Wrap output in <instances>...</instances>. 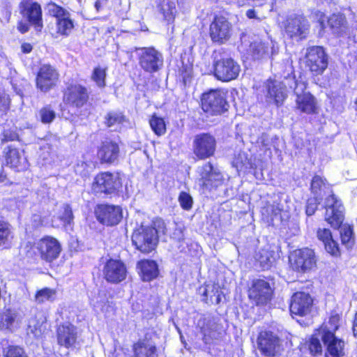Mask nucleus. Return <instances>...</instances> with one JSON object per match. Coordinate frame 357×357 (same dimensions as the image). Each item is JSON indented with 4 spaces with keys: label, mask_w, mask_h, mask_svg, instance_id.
Wrapping results in <instances>:
<instances>
[{
    "label": "nucleus",
    "mask_w": 357,
    "mask_h": 357,
    "mask_svg": "<svg viewBox=\"0 0 357 357\" xmlns=\"http://www.w3.org/2000/svg\"><path fill=\"white\" fill-rule=\"evenodd\" d=\"M165 222L162 220L153 222V227L142 225L132 236L136 248L142 252L149 253L153 250L158 243V233L165 232Z\"/></svg>",
    "instance_id": "f257e3e1"
},
{
    "label": "nucleus",
    "mask_w": 357,
    "mask_h": 357,
    "mask_svg": "<svg viewBox=\"0 0 357 357\" xmlns=\"http://www.w3.org/2000/svg\"><path fill=\"white\" fill-rule=\"evenodd\" d=\"M25 249L28 257H32L37 250L41 259L47 263H52L56 260L59 257L62 250L59 241L50 236L39 239L33 245L27 244Z\"/></svg>",
    "instance_id": "f03ea898"
},
{
    "label": "nucleus",
    "mask_w": 357,
    "mask_h": 357,
    "mask_svg": "<svg viewBox=\"0 0 357 357\" xmlns=\"http://www.w3.org/2000/svg\"><path fill=\"white\" fill-rule=\"evenodd\" d=\"M121 185L119 174L105 172L96 176L91 185V190L96 195H112L116 192Z\"/></svg>",
    "instance_id": "7ed1b4c3"
},
{
    "label": "nucleus",
    "mask_w": 357,
    "mask_h": 357,
    "mask_svg": "<svg viewBox=\"0 0 357 357\" xmlns=\"http://www.w3.org/2000/svg\"><path fill=\"white\" fill-rule=\"evenodd\" d=\"M306 88L307 84L305 82L294 81L296 108L301 112L307 114H317L318 112L317 99L310 92L305 91Z\"/></svg>",
    "instance_id": "20e7f679"
},
{
    "label": "nucleus",
    "mask_w": 357,
    "mask_h": 357,
    "mask_svg": "<svg viewBox=\"0 0 357 357\" xmlns=\"http://www.w3.org/2000/svg\"><path fill=\"white\" fill-rule=\"evenodd\" d=\"M227 106L225 94L219 89L210 90L202 95V107L206 113L221 114L227 109Z\"/></svg>",
    "instance_id": "39448f33"
},
{
    "label": "nucleus",
    "mask_w": 357,
    "mask_h": 357,
    "mask_svg": "<svg viewBox=\"0 0 357 357\" xmlns=\"http://www.w3.org/2000/svg\"><path fill=\"white\" fill-rule=\"evenodd\" d=\"M197 174L200 186L206 190L218 188L222 185L224 180L220 170L214 167L211 162H206L198 167Z\"/></svg>",
    "instance_id": "423d86ee"
},
{
    "label": "nucleus",
    "mask_w": 357,
    "mask_h": 357,
    "mask_svg": "<svg viewBox=\"0 0 357 357\" xmlns=\"http://www.w3.org/2000/svg\"><path fill=\"white\" fill-rule=\"evenodd\" d=\"M141 68L147 73H155L163 65L162 54L153 47L136 48Z\"/></svg>",
    "instance_id": "0eeeda50"
},
{
    "label": "nucleus",
    "mask_w": 357,
    "mask_h": 357,
    "mask_svg": "<svg viewBox=\"0 0 357 357\" xmlns=\"http://www.w3.org/2000/svg\"><path fill=\"white\" fill-rule=\"evenodd\" d=\"M289 259L291 268L298 273H306L316 265L314 252L309 248L294 251L291 253Z\"/></svg>",
    "instance_id": "6e6552de"
},
{
    "label": "nucleus",
    "mask_w": 357,
    "mask_h": 357,
    "mask_svg": "<svg viewBox=\"0 0 357 357\" xmlns=\"http://www.w3.org/2000/svg\"><path fill=\"white\" fill-rule=\"evenodd\" d=\"M325 220L333 228H340L344 218V208L342 202L333 194L325 200Z\"/></svg>",
    "instance_id": "1a4fd4ad"
},
{
    "label": "nucleus",
    "mask_w": 357,
    "mask_h": 357,
    "mask_svg": "<svg viewBox=\"0 0 357 357\" xmlns=\"http://www.w3.org/2000/svg\"><path fill=\"white\" fill-rule=\"evenodd\" d=\"M21 15L33 26L36 31L43 27V13L40 5L33 0H22L19 5Z\"/></svg>",
    "instance_id": "9d476101"
},
{
    "label": "nucleus",
    "mask_w": 357,
    "mask_h": 357,
    "mask_svg": "<svg viewBox=\"0 0 357 357\" xmlns=\"http://www.w3.org/2000/svg\"><path fill=\"white\" fill-rule=\"evenodd\" d=\"M215 77L222 82H229L238 76L241 67L231 58H223L213 64Z\"/></svg>",
    "instance_id": "9b49d317"
},
{
    "label": "nucleus",
    "mask_w": 357,
    "mask_h": 357,
    "mask_svg": "<svg viewBox=\"0 0 357 357\" xmlns=\"http://www.w3.org/2000/svg\"><path fill=\"white\" fill-rule=\"evenodd\" d=\"M305 66L315 75L321 74L327 68L328 59L323 47L313 46L307 50Z\"/></svg>",
    "instance_id": "f8f14e48"
},
{
    "label": "nucleus",
    "mask_w": 357,
    "mask_h": 357,
    "mask_svg": "<svg viewBox=\"0 0 357 357\" xmlns=\"http://www.w3.org/2000/svg\"><path fill=\"white\" fill-rule=\"evenodd\" d=\"M57 344L68 349H75L79 345L77 328L72 324L64 323L56 329Z\"/></svg>",
    "instance_id": "ddd939ff"
},
{
    "label": "nucleus",
    "mask_w": 357,
    "mask_h": 357,
    "mask_svg": "<svg viewBox=\"0 0 357 357\" xmlns=\"http://www.w3.org/2000/svg\"><path fill=\"white\" fill-rule=\"evenodd\" d=\"M102 271L105 280L112 284H117L123 281L127 275L126 266L119 259H109L107 260Z\"/></svg>",
    "instance_id": "4468645a"
},
{
    "label": "nucleus",
    "mask_w": 357,
    "mask_h": 357,
    "mask_svg": "<svg viewBox=\"0 0 357 357\" xmlns=\"http://www.w3.org/2000/svg\"><path fill=\"white\" fill-rule=\"evenodd\" d=\"M95 215L100 223L107 226L119 224L123 218L121 208L109 204L98 205L95 209Z\"/></svg>",
    "instance_id": "2eb2a0df"
},
{
    "label": "nucleus",
    "mask_w": 357,
    "mask_h": 357,
    "mask_svg": "<svg viewBox=\"0 0 357 357\" xmlns=\"http://www.w3.org/2000/svg\"><path fill=\"white\" fill-rule=\"evenodd\" d=\"M232 26L224 17H215L211 22L209 34L211 40L220 44L226 43L231 37Z\"/></svg>",
    "instance_id": "dca6fc26"
},
{
    "label": "nucleus",
    "mask_w": 357,
    "mask_h": 357,
    "mask_svg": "<svg viewBox=\"0 0 357 357\" xmlns=\"http://www.w3.org/2000/svg\"><path fill=\"white\" fill-rule=\"evenodd\" d=\"M215 148V139L209 134L197 135L194 139V153L199 159L204 160L213 155Z\"/></svg>",
    "instance_id": "f3484780"
},
{
    "label": "nucleus",
    "mask_w": 357,
    "mask_h": 357,
    "mask_svg": "<svg viewBox=\"0 0 357 357\" xmlns=\"http://www.w3.org/2000/svg\"><path fill=\"white\" fill-rule=\"evenodd\" d=\"M59 73L50 65H43L36 76V87L40 91L46 93L53 89L59 81Z\"/></svg>",
    "instance_id": "a211bd4d"
},
{
    "label": "nucleus",
    "mask_w": 357,
    "mask_h": 357,
    "mask_svg": "<svg viewBox=\"0 0 357 357\" xmlns=\"http://www.w3.org/2000/svg\"><path fill=\"white\" fill-rule=\"evenodd\" d=\"M250 51L254 59L273 57L278 52V46L275 41L266 38L252 43Z\"/></svg>",
    "instance_id": "6ab92c4d"
},
{
    "label": "nucleus",
    "mask_w": 357,
    "mask_h": 357,
    "mask_svg": "<svg viewBox=\"0 0 357 357\" xmlns=\"http://www.w3.org/2000/svg\"><path fill=\"white\" fill-rule=\"evenodd\" d=\"M284 29L289 37L303 38L307 34L309 24L303 15L293 14L287 17L284 24Z\"/></svg>",
    "instance_id": "aec40b11"
},
{
    "label": "nucleus",
    "mask_w": 357,
    "mask_h": 357,
    "mask_svg": "<svg viewBox=\"0 0 357 357\" xmlns=\"http://www.w3.org/2000/svg\"><path fill=\"white\" fill-rule=\"evenodd\" d=\"M23 316L15 309H4L0 312V330L13 333L18 329L22 322Z\"/></svg>",
    "instance_id": "412c9836"
},
{
    "label": "nucleus",
    "mask_w": 357,
    "mask_h": 357,
    "mask_svg": "<svg viewBox=\"0 0 357 357\" xmlns=\"http://www.w3.org/2000/svg\"><path fill=\"white\" fill-rule=\"evenodd\" d=\"M272 296V289L269 283L264 280H256L249 291V297L257 305H264L268 303Z\"/></svg>",
    "instance_id": "4be33fe9"
},
{
    "label": "nucleus",
    "mask_w": 357,
    "mask_h": 357,
    "mask_svg": "<svg viewBox=\"0 0 357 357\" xmlns=\"http://www.w3.org/2000/svg\"><path fill=\"white\" fill-rule=\"evenodd\" d=\"M311 296L304 292H296L291 297L290 312L292 315L305 316L311 311L312 306Z\"/></svg>",
    "instance_id": "5701e85b"
},
{
    "label": "nucleus",
    "mask_w": 357,
    "mask_h": 357,
    "mask_svg": "<svg viewBox=\"0 0 357 357\" xmlns=\"http://www.w3.org/2000/svg\"><path fill=\"white\" fill-rule=\"evenodd\" d=\"M322 342L326 348V357H342L345 354V342L336 337L335 334L326 333L321 335Z\"/></svg>",
    "instance_id": "b1692460"
},
{
    "label": "nucleus",
    "mask_w": 357,
    "mask_h": 357,
    "mask_svg": "<svg viewBox=\"0 0 357 357\" xmlns=\"http://www.w3.org/2000/svg\"><path fill=\"white\" fill-rule=\"evenodd\" d=\"M259 349L266 357H273L277 354L278 339L273 333L262 331L258 337Z\"/></svg>",
    "instance_id": "393cba45"
},
{
    "label": "nucleus",
    "mask_w": 357,
    "mask_h": 357,
    "mask_svg": "<svg viewBox=\"0 0 357 357\" xmlns=\"http://www.w3.org/2000/svg\"><path fill=\"white\" fill-rule=\"evenodd\" d=\"M267 91V101L280 105L286 99V84L277 81L269 79L266 84Z\"/></svg>",
    "instance_id": "a878e982"
},
{
    "label": "nucleus",
    "mask_w": 357,
    "mask_h": 357,
    "mask_svg": "<svg viewBox=\"0 0 357 357\" xmlns=\"http://www.w3.org/2000/svg\"><path fill=\"white\" fill-rule=\"evenodd\" d=\"M63 99L66 103L80 107L87 101L86 89L79 84L70 85L65 92Z\"/></svg>",
    "instance_id": "bb28decb"
},
{
    "label": "nucleus",
    "mask_w": 357,
    "mask_h": 357,
    "mask_svg": "<svg viewBox=\"0 0 357 357\" xmlns=\"http://www.w3.org/2000/svg\"><path fill=\"white\" fill-rule=\"evenodd\" d=\"M317 15L322 29L326 27V22L335 33L342 34L346 30V19L343 15L333 14L328 18L323 13H319Z\"/></svg>",
    "instance_id": "cd10ccee"
},
{
    "label": "nucleus",
    "mask_w": 357,
    "mask_h": 357,
    "mask_svg": "<svg viewBox=\"0 0 357 357\" xmlns=\"http://www.w3.org/2000/svg\"><path fill=\"white\" fill-rule=\"evenodd\" d=\"M6 160L11 168L17 172L26 170L29 167L24 151L11 146H8L6 152Z\"/></svg>",
    "instance_id": "c85d7f7f"
},
{
    "label": "nucleus",
    "mask_w": 357,
    "mask_h": 357,
    "mask_svg": "<svg viewBox=\"0 0 357 357\" xmlns=\"http://www.w3.org/2000/svg\"><path fill=\"white\" fill-rule=\"evenodd\" d=\"M119 155V144L110 140L103 142L98 151V156L101 162L112 163L118 159Z\"/></svg>",
    "instance_id": "c756f323"
},
{
    "label": "nucleus",
    "mask_w": 357,
    "mask_h": 357,
    "mask_svg": "<svg viewBox=\"0 0 357 357\" xmlns=\"http://www.w3.org/2000/svg\"><path fill=\"white\" fill-rule=\"evenodd\" d=\"M46 317L43 312H38L28 322L27 334L38 338L46 330Z\"/></svg>",
    "instance_id": "7c9ffc66"
},
{
    "label": "nucleus",
    "mask_w": 357,
    "mask_h": 357,
    "mask_svg": "<svg viewBox=\"0 0 357 357\" xmlns=\"http://www.w3.org/2000/svg\"><path fill=\"white\" fill-rule=\"evenodd\" d=\"M138 273L143 281L149 282L158 275V267L155 261L142 260L137 264Z\"/></svg>",
    "instance_id": "2f4dec72"
},
{
    "label": "nucleus",
    "mask_w": 357,
    "mask_h": 357,
    "mask_svg": "<svg viewBox=\"0 0 357 357\" xmlns=\"http://www.w3.org/2000/svg\"><path fill=\"white\" fill-rule=\"evenodd\" d=\"M199 292L206 303L219 304L221 301L222 292L220 286L217 284L206 283L204 286L199 287Z\"/></svg>",
    "instance_id": "473e14b6"
},
{
    "label": "nucleus",
    "mask_w": 357,
    "mask_h": 357,
    "mask_svg": "<svg viewBox=\"0 0 357 357\" xmlns=\"http://www.w3.org/2000/svg\"><path fill=\"white\" fill-rule=\"evenodd\" d=\"M318 239L323 243L326 250L333 256L340 255V249L337 243L333 238L329 229L319 228L317 231Z\"/></svg>",
    "instance_id": "72a5a7b5"
},
{
    "label": "nucleus",
    "mask_w": 357,
    "mask_h": 357,
    "mask_svg": "<svg viewBox=\"0 0 357 357\" xmlns=\"http://www.w3.org/2000/svg\"><path fill=\"white\" fill-rule=\"evenodd\" d=\"M135 357H158L154 344L147 341H139L133 346Z\"/></svg>",
    "instance_id": "f704fd0d"
},
{
    "label": "nucleus",
    "mask_w": 357,
    "mask_h": 357,
    "mask_svg": "<svg viewBox=\"0 0 357 357\" xmlns=\"http://www.w3.org/2000/svg\"><path fill=\"white\" fill-rule=\"evenodd\" d=\"M91 305L97 312L106 313L110 307L105 291H98L91 298Z\"/></svg>",
    "instance_id": "c9c22d12"
},
{
    "label": "nucleus",
    "mask_w": 357,
    "mask_h": 357,
    "mask_svg": "<svg viewBox=\"0 0 357 357\" xmlns=\"http://www.w3.org/2000/svg\"><path fill=\"white\" fill-rule=\"evenodd\" d=\"M160 12L162 13L164 20L167 22V23H172L176 13L174 2L171 0H162L160 4Z\"/></svg>",
    "instance_id": "e433bc0d"
},
{
    "label": "nucleus",
    "mask_w": 357,
    "mask_h": 357,
    "mask_svg": "<svg viewBox=\"0 0 357 357\" xmlns=\"http://www.w3.org/2000/svg\"><path fill=\"white\" fill-rule=\"evenodd\" d=\"M13 238L10 225L6 222L0 221V247H8Z\"/></svg>",
    "instance_id": "4c0bfd02"
},
{
    "label": "nucleus",
    "mask_w": 357,
    "mask_h": 357,
    "mask_svg": "<svg viewBox=\"0 0 357 357\" xmlns=\"http://www.w3.org/2000/svg\"><path fill=\"white\" fill-rule=\"evenodd\" d=\"M340 227V237L342 245L347 248H350L354 243V234L353 228L348 224H344Z\"/></svg>",
    "instance_id": "58836bf2"
},
{
    "label": "nucleus",
    "mask_w": 357,
    "mask_h": 357,
    "mask_svg": "<svg viewBox=\"0 0 357 357\" xmlns=\"http://www.w3.org/2000/svg\"><path fill=\"white\" fill-rule=\"evenodd\" d=\"M255 259L263 270L268 269L274 261L273 252L264 249L256 254Z\"/></svg>",
    "instance_id": "ea45409f"
},
{
    "label": "nucleus",
    "mask_w": 357,
    "mask_h": 357,
    "mask_svg": "<svg viewBox=\"0 0 357 357\" xmlns=\"http://www.w3.org/2000/svg\"><path fill=\"white\" fill-rule=\"evenodd\" d=\"M56 291L54 289L45 287L38 290L35 295V301L38 303L52 302L56 299Z\"/></svg>",
    "instance_id": "a19ab883"
},
{
    "label": "nucleus",
    "mask_w": 357,
    "mask_h": 357,
    "mask_svg": "<svg viewBox=\"0 0 357 357\" xmlns=\"http://www.w3.org/2000/svg\"><path fill=\"white\" fill-rule=\"evenodd\" d=\"M57 32L63 36H68L72 31L74 24L69 13L56 20Z\"/></svg>",
    "instance_id": "79ce46f5"
},
{
    "label": "nucleus",
    "mask_w": 357,
    "mask_h": 357,
    "mask_svg": "<svg viewBox=\"0 0 357 357\" xmlns=\"http://www.w3.org/2000/svg\"><path fill=\"white\" fill-rule=\"evenodd\" d=\"M340 320V317L338 314L331 315L329 320L320 328L319 335H325L327 333L335 334V332L338 329Z\"/></svg>",
    "instance_id": "37998d69"
},
{
    "label": "nucleus",
    "mask_w": 357,
    "mask_h": 357,
    "mask_svg": "<svg viewBox=\"0 0 357 357\" xmlns=\"http://www.w3.org/2000/svg\"><path fill=\"white\" fill-rule=\"evenodd\" d=\"M329 185L327 184L324 179L319 176H314L311 183L312 192L315 197H319L322 192H326L329 190Z\"/></svg>",
    "instance_id": "c03bdc74"
},
{
    "label": "nucleus",
    "mask_w": 357,
    "mask_h": 357,
    "mask_svg": "<svg viewBox=\"0 0 357 357\" xmlns=\"http://www.w3.org/2000/svg\"><path fill=\"white\" fill-rule=\"evenodd\" d=\"M149 124L152 130L158 136L163 135L166 132V124L162 118L153 114L149 120Z\"/></svg>",
    "instance_id": "a18cd8bd"
},
{
    "label": "nucleus",
    "mask_w": 357,
    "mask_h": 357,
    "mask_svg": "<svg viewBox=\"0 0 357 357\" xmlns=\"http://www.w3.org/2000/svg\"><path fill=\"white\" fill-rule=\"evenodd\" d=\"M198 326L200 328L204 337H213V331L216 329L217 326L215 323L210 318H204L198 321Z\"/></svg>",
    "instance_id": "49530a36"
},
{
    "label": "nucleus",
    "mask_w": 357,
    "mask_h": 357,
    "mask_svg": "<svg viewBox=\"0 0 357 357\" xmlns=\"http://www.w3.org/2000/svg\"><path fill=\"white\" fill-rule=\"evenodd\" d=\"M125 120L121 113L109 112L105 117V123L108 127H112L122 123Z\"/></svg>",
    "instance_id": "de8ad7c7"
},
{
    "label": "nucleus",
    "mask_w": 357,
    "mask_h": 357,
    "mask_svg": "<svg viewBox=\"0 0 357 357\" xmlns=\"http://www.w3.org/2000/svg\"><path fill=\"white\" fill-rule=\"evenodd\" d=\"M178 200L183 209L189 211L192 208L193 199L189 193L186 192H181L179 194Z\"/></svg>",
    "instance_id": "09e8293b"
},
{
    "label": "nucleus",
    "mask_w": 357,
    "mask_h": 357,
    "mask_svg": "<svg viewBox=\"0 0 357 357\" xmlns=\"http://www.w3.org/2000/svg\"><path fill=\"white\" fill-rule=\"evenodd\" d=\"M105 76H106L105 68L97 67L93 70V73L92 75V79L97 84V85L98 86L102 87L105 85Z\"/></svg>",
    "instance_id": "8fccbe9b"
},
{
    "label": "nucleus",
    "mask_w": 357,
    "mask_h": 357,
    "mask_svg": "<svg viewBox=\"0 0 357 357\" xmlns=\"http://www.w3.org/2000/svg\"><path fill=\"white\" fill-rule=\"evenodd\" d=\"M61 225L64 227L70 225L73 220V215L71 208L68 205H64L63 207V214L59 217Z\"/></svg>",
    "instance_id": "3c124183"
},
{
    "label": "nucleus",
    "mask_w": 357,
    "mask_h": 357,
    "mask_svg": "<svg viewBox=\"0 0 357 357\" xmlns=\"http://www.w3.org/2000/svg\"><path fill=\"white\" fill-rule=\"evenodd\" d=\"M40 116L43 123H49L54 119L55 112L50 107H45L40 110Z\"/></svg>",
    "instance_id": "603ef678"
},
{
    "label": "nucleus",
    "mask_w": 357,
    "mask_h": 357,
    "mask_svg": "<svg viewBox=\"0 0 357 357\" xmlns=\"http://www.w3.org/2000/svg\"><path fill=\"white\" fill-rule=\"evenodd\" d=\"M48 10L50 13L56 18V20L63 16H66L68 13L63 8L57 6L54 3L48 4Z\"/></svg>",
    "instance_id": "864d4df0"
},
{
    "label": "nucleus",
    "mask_w": 357,
    "mask_h": 357,
    "mask_svg": "<svg viewBox=\"0 0 357 357\" xmlns=\"http://www.w3.org/2000/svg\"><path fill=\"white\" fill-rule=\"evenodd\" d=\"M5 357H27L24 349L17 346H10L8 347Z\"/></svg>",
    "instance_id": "5fc2aeb1"
},
{
    "label": "nucleus",
    "mask_w": 357,
    "mask_h": 357,
    "mask_svg": "<svg viewBox=\"0 0 357 357\" xmlns=\"http://www.w3.org/2000/svg\"><path fill=\"white\" fill-rule=\"evenodd\" d=\"M308 349L312 354H320L322 351V347L319 340L312 336L308 342Z\"/></svg>",
    "instance_id": "6e6d98bb"
},
{
    "label": "nucleus",
    "mask_w": 357,
    "mask_h": 357,
    "mask_svg": "<svg viewBox=\"0 0 357 357\" xmlns=\"http://www.w3.org/2000/svg\"><path fill=\"white\" fill-rule=\"evenodd\" d=\"M280 208L278 206L267 204L262 208V215L266 216L267 218H272L273 216L279 214Z\"/></svg>",
    "instance_id": "4d7b16f0"
},
{
    "label": "nucleus",
    "mask_w": 357,
    "mask_h": 357,
    "mask_svg": "<svg viewBox=\"0 0 357 357\" xmlns=\"http://www.w3.org/2000/svg\"><path fill=\"white\" fill-rule=\"evenodd\" d=\"M320 199V197H314L313 198H310L307 200L306 206V214L307 215H312L314 213L317 208V206L319 204Z\"/></svg>",
    "instance_id": "13d9d810"
},
{
    "label": "nucleus",
    "mask_w": 357,
    "mask_h": 357,
    "mask_svg": "<svg viewBox=\"0 0 357 357\" xmlns=\"http://www.w3.org/2000/svg\"><path fill=\"white\" fill-rule=\"evenodd\" d=\"M40 155L45 160H48L50 158H52L54 155V151L52 146L47 143L43 145Z\"/></svg>",
    "instance_id": "bf43d9fd"
},
{
    "label": "nucleus",
    "mask_w": 357,
    "mask_h": 357,
    "mask_svg": "<svg viewBox=\"0 0 357 357\" xmlns=\"http://www.w3.org/2000/svg\"><path fill=\"white\" fill-rule=\"evenodd\" d=\"M9 101L7 97L5 96H0V116L3 115L6 112L8 109Z\"/></svg>",
    "instance_id": "052dcab7"
},
{
    "label": "nucleus",
    "mask_w": 357,
    "mask_h": 357,
    "mask_svg": "<svg viewBox=\"0 0 357 357\" xmlns=\"http://www.w3.org/2000/svg\"><path fill=\"white\" fill-rule=\"evenodd\" d=\"M17 28L20 33H24L29 30V25L27 22L21 20L18 22Z\"/></svg>",
    "instance_id": "680f3d73"
},
{
    "label": "nucleus",
    "mask_w": 357,
    "mask_h": 357,
    "mask_svg": "<svg viewBox=\"0 0 357 357\" xmlns=\"http://www.w3.org/2000/svg\"><path fill=\"white\" fill-rule=\"evenodd\" d=\"M107 5V0H96L95 8L98 12L103 10Z\"/></svg>",
    "instance_id": "e2e57ef3"
},
{
    "label": "nucleus",
    "mask_w": 357,
    "mask_h": 357,
    "mask_svg": "<svg viewBox=\"0 0 357 357\" xmlns=\"http://www.w3.org/2000/svg\"><path fill=\"white\" fill-rule=\"evenodd\" d=\"M17 139V135L15 132L8 134L7 132L3 133V141H13Z\"/></svg>",
    "instance_id": "0e129e2a"
},
{
    "label": "nucleus",
    "mask_w": 357,
    "mask_h": 357,
    "mask_svg": "<svg viewBox=\"0 0 357 357\" xmlns=\"http://www.w3.org/2000/svg\"><path fill=\"white\" fill-rule=\"evenodd\" d=\"M246 16L247 17H248L249 19H258L259 20V18H258L257 17V15H256V12L254 9H249L246 11Z\"/></svg>",
    "instance_id": "69168bd1"
},
{
    "label": "nucleus",
    "mask_w": 357,
    "mask_h": 357,
    "mask_svg": "<svg viewBox=\"0 0 357 357\" xmlns=\"http://www.w3.org/2000/svg\"><path fill=\"white\" fill-rule=\"evenodd\" d=\"M21 48H22V51L24 53H29L32 50V46L29 43H24V44H22Z\"/></svg>",
    "instance_id": "338daca9"
},
{
    "label": "nucleus",
    "mask_w": 357,
    "mask_h": 357,
    "mask_svg": "<svg viewBox=\"0 0 357 357\" xmlns=\"http://www.w3.org/2000/svg\"><path fill=\"white\" fill-rule=\"evenodd\" d=\"M353 332L354 335L357 337V313L355 315L353 322Z\"/></svg>",
    "instance_id": "774afa93"
}]
</instances>
